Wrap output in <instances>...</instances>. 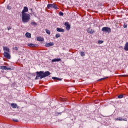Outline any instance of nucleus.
Returning a JSON list of instances; mask_svg holds the SVG:
<instances>
[{
  "instance_id": "obj_1",
  "label": "nucleus",
  "mask_w": 128,
  "mask_h": 128,
  "mask_svg": "<svg viewBox=\"0 0 128 128\" xmlns=\"http://www.w3.org/2000/svg\"><path fill=\"white\" fill-rule=\"evenodd\" d=\"M36 74V77L35 78V80H42V78H46V76H48L50 74V73L48 71L44 72V71H40L36 72V73H32V76H35Z\"/></svg>"
},
{
  "instance_id": "obj_2",
  "label": "nucleus",
  "mask_w": 128,
  "mask_h": 128,
  "mask_svg": "<svg viewBox=\"0 0 128 128\" xmlns=\"http://www.w3.org/2000/svg\"><path fill=\"white\" fill-rule=\"evenodd\" d=\"M22 20L24 24H26V22H30V14H22Z\"/></svg>"
},
{
  "instance_id": "obj_3",
  "label": "nucleus",
  "mask_w": 128,
  "mask_h": 128,
  "mask_svg": "<svg viewBox=\"0 0 128 128\" xmlns=\"http://www.w3.org/2000/svg\"><path fill=\"white\" fill-rule=\"evenodd\" d=\"M47 8L48 10H50V8H54V10H58V5L54 3L52 4H48L47 5Z\"/></svg>"
},
{
  "instance_id": "obj_4",
  "label": "nucleus",
  "mask_w": 128,
  "mask_h": 128,
  "mask_svg": "<svg viewBox=\"0 0 128 128\" xmlns=\"http://www.w3.org/2000/svg\"><path fill=\"white\" fill-rule=\"evenodd\" d=\"M102 32L107 34H110L112 32V29L110 27H103L102 29Z\"/></svg>"
},
{
  "instance_id": "obj_5",
  "label": "nucleus",
  "mask_w": 128,
  "mask_h": 128,
  "mask_svg": "<svg viewBox=\"0 0 128 128\" xmlns=\"http://www.w3.org/2000/svg\"><path fill=\"white\" fill-rule=\"evenodd\" d=\"M3 54L4 58H8V60H10V53L8 52H4Z\"/></svg>"
},
{
  "instance_id": "obj_6",
  "label": "nucleus",
  "mask_w": 128,
  "mask_h": 128,
  "mask_svg": "<svg viewBox=\"0 0 128 128\" xmlns=\"http://www.w3.org/2000/svg\"><path fill=\"white\" fill-rule=\"evenodd\" d=\"M0 70H12V68L10 67L8 68L6 66H0Z\"/></svg>"
},
{
  "instance_id": "obj_7",
  "label": "nucleus",
  "mask_w": 128,
  "mask_h": 128,
  "mask_svg": "<svg viewBox=\"0 0 128 128\" xmlns=\"http://www.w3.org/2000/svg\"><path fill=\"white\" fill-rule=\"evenodd\" d=\"M64 24L66 26V30H70V24L68 22H65Z\"/></svg>"
},
{
  "instance_id": "obj_8",
  "label": "nucleus",
  "mask_w": 128,
  "mask_h": 128,
  "mask_svg": "<svg viewBox=\"0 0 128 128\" xmlns=\"http://www.w3.org/2000/svg\"><path fill=\"white\" fill-rule=\"evenodd\" d=\"M87 32L90 34H94V33L95 32L94 30H92V28H88Z\"/></svg>"
},
{
  "instance_id": "obj_9",
  "label": "nucleus",
  "mask_w": 128,
  "mask_h": 128,
  "mask_svg": "<svg viewBox=\"0 0 128 128\" xmlns=\"http://www.w3.org/2000/svg\"><path fill=\"white\" fill-rule=\"evenodd\" d=\"M28 12V8L26 6H24L22 12V14H26V12Z\"/></svg>"
},
{
  "instance_id": "obj_10",
  "label": "nucleus",
  "mask_w": 128,
  "mask_h": 128,
  "mask_svg": "<svg viewBox=\"0 0 128 128\" xmlns=\"http://www.w3.org/2000/svg\"><path fill=\"white\" fill-rule=\"evenodd\" d=\"M54 44V42H50L49 43H47L44 45V46L46 48H50V46H52Z\"/></svg>"
},
{
  "instance_id": "obj_11",
  "label": "nucleus",
  "mask_w": 128,
  "mask_h": 128,
  "mask_svg": "<svg viewBox=\"0 0 128 128\" xmlns=\"http://www.w3.org/2000/svg\"><path fill=\"white\" fill-rule=\"evenodd\" d=\"M28 46L30 48H38V44H33L32 43L28 44Z\"/></svg>"
},
{
  "instance_id": "obj_12",
  "label": "nucleus",
  "mask_w": 128,
  "mask_h": 128,
  "mask_svg": "<svg viewBox=\"0 0 128 128\" xmlns=\"http://www.w3.org/2000/svg\"><path fill=\"white\" fill-rule=\"evenodd\" d=\"M10 106L12 108H20V106H18V104L16 103H12Z\"/></svg>"
},
{
  "instance_id": "obj_13",
  "label": "nucleus",
  "mask_w": 128,
  "mask_h": 128,
  "mask_svg": "<svg viewBox=\"0 0 128 128\" xmlns=\"http://www.w3.org/2000/svg\"><path fill=\"white\" fill-rule=\"evenodd\" d=\"M62 60V59L60 58H55L52 60V62H60Z\"/></svg>"
},
{
  "instance_id": "obj_14",
  "label": "nucleus",
  "mask_w": 128,
  "mask_h": 128,
  "mask_svg": "<svg viewBox=\"0 0 128 128\" xmlns=\"http://www.w3.org/2000/svg\"><path fill=\"white\" fill-rule=\"evenodd\" d=\"M52 80H54V82H56L58 80H59V81L62 80V78H58V77H52Z\"/></svg>"
},
{
  "instance_id": "obj_15",
  "label": "nucleus",
  "mask_w": 128,
  "mask_h": 128,
  "mask_svg": "<svg viewBox=\"0 0 128 128\" xmlns=\"http://www.w3.org/2000/svg\"><path fill=\"white\" fill-rule=\"evenodd\" d=\"M56 30L58 32H64V30L62 28H56Z\"/></svg>"
},
{
  "instance_id": "obj_16",
  "label": "nucleus",
  "mask_w": 128,
  "mask_h": 128,
  "mask_svg": "<svg viewBox=\"0 0 128 128\" xmlns=\"http://www.w3.org/2000/svg\"><path fill=\"white\" fill-rule=\"evenodd\" d=\"M37 40L38 42H44V38L38 36L37 37Z\"/></svg>"
},
{
  "instance_id": "obj_17",
  "label": "nucleus",
  "mask_w": 128,
  "mask_h": 128,
  "mask_svg": "<svg viewBox=\"0 0 128 128\" xmlns=\"http://www.w3.org/2000/svg\"><path fill=\"white\" fill-rule=\"evenodd\" d=\"M25 36L26 38H32V34L28 32L26 33Z\"/></svg>"
},
{
  "instance_id": "obj_18",
  "label": "nucleus",
  "mask_w": 128,
  "mask_h": 128,
  "mask_svg": "<svg viewBox=\"0 0 128 128\" xmlns=\"http://www.w3.org/2000/svg\"><path fill=\"white\" fill-rule=\"evenodd\" d=\"M124 50L126 52L128 51V42H126L124 46Z\"/></svg>"
},
{
  "instance_id": "obj_19",
  "label": "nucleus",
  "mask_w": 128,
  "mask_h": 128,
  "mask_svg": "<svg viewBox=\"0 0 128 128\" xmlns=\"http://www.w3.org/2000/svg\"><path fill=\"white\" fill-rule=\"evenodd\" d=\"M116 120H124L125 122L128 121L126 118H124V119H122V118L120 117L117 118L116 119Z\"/></svg>"
},
{
  "instance_id": "obj_20",
  "label": "nucleus",
  "mask_w": 128,
  "mask_h": 128,
  "mask_svg": "<svg viewBox=\"0 0 128 128\" xmlns=\"http://www.w3.org/2000/svg\"><path fill=\"white\" fill-rule=\"evenodd\" d=\"M60 110V111L62 112H66V108L64 106H61Z\"/></svg>"
},
{
  "instance_id": "obj_21",
  "label": "nucleus",
  "mask_w": 128,
  "mask_h": 128,
  "mask_svg": "<svg viewBox=\"0 0 128 128\" xmlns=\"http://www.w3.org/2000/svg\"><path fill=\"white\" fill-rule=\"evenodd\" d=\"M3 50L7 52H10V48L8 47H4Z\"/></svg>"
},
{
  "instance_id": "obj_22",
  "label": "nucleus",
  "mask_w": 128,
  "mask_h": 128,
  "mask_svg": "<svg viewBox=\"0 0 128 128\" xmlns=\"http://www.w3.org/2000/svg\"><path fill=\"white\" fill-rule=\"evenodd\" d=\"M56 38H60V34H56Z\"/></svg>"
},
{
  "instance_id": "obj_23",
  "label": "nucleus",
  "mask_w": 128,
  "mask_h": 128,
  "mask_svg": "<svg viewBox=\"0 0 128 128\" xmlns=\"http://www.w3.org/2000/svg\"><path fill=\"white\" fill-rule=\"evenodd\" d=\"M118 98H124V94H121L118 96Z\"/></svg>"
},
{
  "instance_id": "obj_24",
  "label": "nucleus",
  "mask_w": 128,
  "mask_h": 128,
  "mask_svg": "<svg viewBox=\"0 0 128 128\" xmlns=\"http://www.w3.org/2000/svg\"><path fill=\"white\" fill-rule=\"evenodd\" d=\"M30 24L32 25V26H37V24H36V22H32L31 23H30Z\"/></svg>"
},
{
  "instance_id": "obj_25",
  "label": "nucleus",
  "mask_w": 128,
  "mask_h": 128,
  "mask_svg": "<svg viewBox=\"0 0 128 128\" xmlns=\"http://www.w3.org/2000/svg\"><path fill=\"white\" fill-rule=\"evenodd\" d=\"M6 9H7V10H12V6H10L8 5V6H6Z\"/></svg>"
},
{
  "instance_id": "obj_26",
  "label": "nucleus",
  "mask_w": 128,
  "mask_h": 128,
  "mask_svg": "<svg viewBox=\"0 0 128 128\" xmlns=\"http://www.w3.org/2000/svg\"><path fill=\"white\" fill-rule=\"evenodd\" d=\"M80 56H86V54H84V52H80Z\"/></svg>"
},
{
  "instance_id": "obj_27",
  "label": "nucleus",
  "mask_w": 128,
  "mask_h": 128,
  "mask_svg": "<svg viewBox=\"0 0 128 128\" xmlns=\"http://www.w3.org/2000/svg\"><path fill=\"white\" fill-rule=\"evenodd\" d=\"M62 112H56V116H62Z\"/></svg>"
},
{
  "instance_id": "obj_28",
  "label": "nucleus",
  "mask_w": 128,
  "mask_h": 128,
  "mask_svg": "<svg viewBox=\"0 0 128 128\" xmlns=\"http://www.w3.org/2000/svg\"><path fill=\"white\" fill-rule=\"evenodd\" d=\"M106 78H108V77L107 78H100L98 80V82H100L102 80H106Z\"/></svg>"
},
{
  "instance_id": "obj_29",
  "label": "nucleus",
  "mask_w": 128,
  "mask_h": 128,
  "mask_svg": "<svg viewBox=\"0 0 128 128\" xmlns=\"http://www.w3.org/2000/svg\"><path fill=\"white\" fill-rule=\"evenodd\" d=\"M106 78H108V77L107 78H100L98 80V82H100L102 80H106Z\"/></svg>"
},
{
  "instance_id": "obj_30",
  "label": "nucleus",
  "mask_w": 128,
  "mask_h": 128,
  "mask_svg": "<svg viewBox=\"0 0 128 128\" xmlns=\"http://www.w3.org/2000/svg\"><path fill=\"white\" fill-rule=\"evenodd\" d=\"M59 16H64V12H60Z\"/></svg>"
},
{
  "instance_id": "obj_31",
  "label": "nucleus",
  "mask_w": 128,
  "mask_h": 128,
  "mask_svg": "<svg viewBox=\"0 0 128 128\" xmlns=\"http://www.w3.org/2000/svg\"><path fill=\"white\" fill-rule=\"evenodd\" d=\"M46 32L48 34H50V31L48 30H46Z\"/></svg>"
},
{
  "instance_id": "obj_32",
  "label": "nucleus",
  "mask_w": 128,
  "mask_h": 128,
  "mask_svg": "<svg viewBox=\"0 0 128 128\" xmlns=\"http://www.w3.org/2000/svg\"><path fill=\"white\" fill-rule=\"evenodd\" d=\"M98 44H104V40H98Z\"/></svg>"
},
{
  "instance_id": "obj_33",
  "label": "nucleus",
  "mask_w": 128,
  "mask_h": 128,
  "mask_svg": "<svg viewBox=\"0 0 128 128\" xmlns=\"http://www.w3.org/2000/svg\"><path fill=\"white\" fill-rule=\"evenodd\" d=\"M13 122H18V119H12Z\"/></svg>"
},
{
  "instance_id": "obj_34",
  "label": "nucleus",
  "mask_w": 128,
  "mask_h": 128,
  "mask_svg": "<svg viewBox=\"0 0 128 128\" xmlns=\"http://www.w3.org/2000/svg\"><path fill=\"white\" fill-rule=\"evenodd\" d=\"M124 28H128V24H124Z\"/></svg>"
},
{
  "instance_id": "obj_35",
  "label": "nucleus",
  "mask_w": 128,
  "mask_h": 128,
  "mask_svg": "<svg viewBox=\"0 0 128 128\" xmlns=\"http://www.w3.org/2000/svg\"><path fill=\"white\" fill-rule=\"evenodd\" d=\"M13 50H18V48L17 46H16L15 48H13Z\"/></svg>"
},
{
  "instance_id": "obj_36",
  "label": "nucleus",
  "mask_w": 128,
  "mask_h": 128,
  "mask_svg": "<svg viewBox=\"0 0 128 128\" xmlns=\"http://www.w3.org/2000/svg\"><path fill=\"white\" fill-rule=\"evenodd\" d=\"M7 28H8V30H12V27L10 26H8L7 27Z\"/></svg>"
},
{
  "instance_id": "obj_37",
  "label": "nucleus",
  "mask_w": 128,
  "mask_h": 128,
  "mask_svg": "<svg viewBox=\"0 0 128 128\" xmlns=\"http://www.w3.org/2000/svg\"><path fill=\"white\" fill-rule=\"evenodd\" d=\"M32 14H34V16H36V14H34V12H32V8L30 9Z\"/></svg>"
},
{
  "instance_id": "obj_38",
  "label": "nucleus",
  "mask_w": 128,
  "mask_h": 128,
  "mask_svg": "<svg viewBox=\"0 0 128 128\" xmlns=\"http://www.w3.org/2000/svg\"><path fill=\"white\" fill-rule=\"evenodd\" d=\"M122 78H126V76H128V75L124 74V75H122Z\"/></svg>"
},
{
  "instance_id": "obj_39",
  "label": "nucleus",
  "mask_w": 128,
  "mask_h": 128,
  "mask_svg": "<svg viewBox=\"0 0 128 128\" xmlns=\"http://www.w3.org/2000/svg\"><path fill=\"white\" fill-rule=\"evenodd\" d=\"M98 6H104V4L100 3V4H98Z\"/></svg>"
},
{
  "instance_id": "obj_40",
  "label": "nucleus",
  "mask_w": 128,
  "mask_h": 128,
  "mask_svg": "<svg viewBox=\"0 0 128 128\" xmlns=\"http://www.w3.org/2000/svg\"><path fill=\"white\" fill-rule=\"evenodd\" d=\"M62 101H64V99H62Z\"/></svg>"
}]
</instances>
